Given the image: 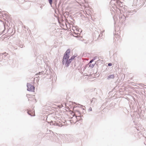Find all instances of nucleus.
I'll return each instance as SVG.
<instances>
[{
	"label": "nucleus",
	"mask_w": 146,
	"mask_h": 146,
	"mask_svg": "<svg viewBox=\"0 0 146 146\" xmlns=\"http://www.w3.org/2000/svg\"><path fill=\"white\" fill-rule=\"evenodd\" d=\"M119 10L120 13L119 16V21L122 25L124 26L125 25V21L127 20V18L128 17L126 16L123 9L119 8Z\"/></svg>",
	"instance_id": "1"
},
{
	"label": "nucleus",
	"mask_w": 146,
	"mask_h": 146,
	"mask_svg": "<svg viewBox=\"0 0 146 146\" xmlns=\"http://www.w3.org/2000/svg\"><path fill=\"white\" fill-rule=\"evenodd\" d=\"M70 52V49L67 50L64 54L63 59V64H65V66L66 67H68L69 65V63H68V59L69 58V54Z\"/></svg>",
	"instance_id": "2"
},
{
	"label": "nucleus",
	"mask_w": 146,
	"mask_h": 146,
	"mask_svg": "<svg viewBox=\"0 0 146 146\" xmlns=\"http://www.w3.org/2000/svg\"><path fill=\"white\" fill-rule=\"evenodd\" d=\"M118 0H111L110 2V3L111 5L114 9H118L119 10V8H118L117 6V3Z\"/></svg>",
	"instance_id": "3"
},
{
	"label": "nucleus",
	"mask_w": 146,
	"mask_h": 146,
	"mask_svg": "<svg viewBox=\"0 0 146 146\" xmlns=\"http://www.w3.org/2000/svg\"><path fill=\"white\" fill-rule=\"evenodd\" d=\"M123 9L124 11V13H125L126 16H127L128 17V16L133 15L136 12V11L135 10L127 11L126 9Z\"/></svg>",
	"instance_id": "4"
},
{
	"label": "nucleus",
	"mask_w": 146,
	"mask_h": 146,
	"mask_svg": "<svg viewBox=\"0 0 146 146\" xmlns=\"http://www.w3.org/2000/svg\"><path fill=\"white\" fill-rule=\"evenodd\" d=\"M93 36L94 37H94L95 38H97V39H98L100 38V34H99V32L97 31H95L93 33Z\"/></svg>",
	"instance_id": "5"
},
{
	"label": "nucleus",
	"mask_w": 146,
	"mask_h": 146,
	"mask_svg": "<svg viewBox=\"0 0 146 146\" xmlns=\"http://www.w3.org/2000/svg\"><path fill=\"white\" fill-rule=\"evenodd\" d=\"M27 86L28 90L31 92H34L35 87L34 86L29 83L27 84Z\"/></svg>",
	"instance_id": "6"
},
{
	"label": "nucleus",
	"mask_w": 146,
	"mask_h": 146,
	"mask_svg": "<svg viewBox=\"0 0 146 146\" xmlns=\"http://www.w3.org/2000/svg\"><path fill=\"white\" fill-rule=\"evenodd\" d=\"M97 69L95 70H93V72L92 74V81L94 80H93V78L98 77L99 76V75L97 73Z\"/></svg>",
	"instance_id": "7"
},
{
	"label": "nucleus",
	"mask_w": 146,
	"mask_h": 146,
	"mask_svg": "<svg viewBox=\"0 0 146 146\" xmlns=\"http://www.w3.org/2000/svg\"><path fill=\"white\" fill-rule=\"evenodd\" d=\"M117 7L118 8H119L120 9H125L123 7V5L121 1H119V0H118V1L117 2ZM124 11V10H123Z\"/></svg>",
	"instance_id": "8"
},
{
	"label": "nucleus",
	"mask_w": 146,
	"mask_h": 146,
	"mask_svg": "<svg viewBox=\"0 0 146 146\" xmlns=\"http://www.w3.org/2000/svg\"><path fill=\"white\" fill-rule=\"evenodd\" d=\"M94 55V54H92V58L93 57L92 59V62L94 61L95 60H97V61H98L99 60L98 57V56L96 55L94 56H93Z\"/></svg>",
	"instance_id": "9"
},
{
	"label": "nucleus",
	"mask_w": 146,
	"mask_h": 146,
	"mask_svg": "<svg viewBox=\"0 0 146 146\" xmlns=\"http://www.w3.org/2000/svg\"><path fill=\"white\" fill-rule=\"evenodd\" d=\"M27 96L29 100H31L30 98H32L33 99L35 98V95H31L30 94H27Z\"/></svg>",
	"instance_id": "10"
},
{
	"label": "nucleus",
	"mask_w": 146,
	"mask_h": 146,
	"mask_svg": "<svg viewBox=\"0 0 146 146\" xmlns=\"http://www.w3.org/2000/svg\"><path fill=\"white\" fill-rule=\"evenodd\" d=\"M28 113L29 114L31 115V116H34L35 115V113L34 111L33 110L32 111H29L28 112Z\"/></svg>",
	"instance_id": "11"
},
{
	"label": "nucleus",
	"mask_w": 146,
	"mask_h": 146,
	"mask_svg": "<svg viewBox=\"0 0 146 146\" xmlns=\"http://www.w3.org/2000/svg\"><path fill=\"white\" fill-rule=\"evenodd\" d=\"M72 30H73V32L74 33L76 34H79L78 31L76 29L75 27H73L72 28Z\"/></svg>",
	"instance_id": "12"
},
{
	"label": "nucleus",
	"mask_w": 146,
	"mask_h": 146,
	"mask_svg": "<svg viewBox=\"0 0 146 146\" xmlns=\"http://www.w3.org/2000/svg\"><path fill=\"white\" fill-rule=\"evenodd\" d=\"M114 77L115 76L114 74L110 75L108 76L107 79L108 80H110L111 79L114 78Z\"/></svg>",
	"instance_id": "13"
},
{
	"label": "nucleus",
	"mask_w": 146,
	"mask_h": 146,
	"mask_svg": "<svg viewBox=\"0 0 146 146\" xmlns=\"http://www.w3.org/2000/svg\"><path fill=\"white\" fill-rule=\"evenodd\" d=\"M76 56H73L70 59L68 60V63H69V64L71 62L72 60H73L74 59Z\"/></svg>",
	"instance_id": "14"
},
{
	"label": "nucleus",
	"mask_w": 146,
	"mask_h": 146,
	"mask_svg": "<svg viewBox=\"0 0 146 146\" xmlns=\"http://www.w3.org/2000/svg\"><path fill=\"white\" fill-rule=\"evenodd\" d=\"M94 66H95V68L96 67V69H97L98 65L96 64V62L94 64H92V71L94 70L92 68Z\"/></svg>",
	"instance_id": "15"
},
{
	"label": "nucleus",
	"mask_w": 146,
	"mask_h": 146,
	"mask_svg": "<svg viewBox=\"0 0 146 146\" xmlns=\"http://www.w3.org/2000/svg\"><path fill=\"white\" fill-rule=\"evenodd\" d=\"M110 11H111V13L112 15H113V13H115V10L116 11L117 9H114L113 8H110Z\"/></svg>",
	"instance_id": "16"
},
{
	"label": "nucleus",
	"mask_w": 146,
	"mask_h": 146,
	"mask_svg": "<svg viewBox=\"0 0 146 146\" xmlns=\"http://www.w3.org/2000/svg\"><path fill=\"white\" fill-rule=\"evenodd\" d=\"M137 0H133L132 6H135L137 5Z\"/></svg>",
	"instance_id": "17"
},
{
	"label": "nucleus",
	"mask_w": 146,
	"mask_h": 146,
	"mask_svg": "<svg viewBox=\"0 0 146 146\" xmlns=\"http://www.w3.org/2000/svg\"><path fill=\"white\" fill-rule=\"evenodd\" d=\"M96 101V99L95 98H92V104L94 103Z\"/></svg>",
	"instance_id": "18"
},
{
	"label": "nucleus",
	"mask_w": 146,
	"mask_h": 146,
	"mask_svg": "<svg viewBox=\"0 0 146 146\" xmlns=\"http://www.w3.org/2000/svg\"><path fill=\"white\" fill-rule=\"evenodd\" d=\"M43 72H39L38 73H37L36 74V75H40V74H42L43 73Z\"/></svg>",
	"instance_id": "19"
},
{
	"label": "nucleus",
	"mask_w": 146,
	"mask_h": 146,
	"mask_svg": "<svg viewBox=\"0 0 146 146\" xmlns=\"http://www.w3.org/2000/svg\"><path fill=\"white\" fill-rule=\"evenodd\" d=\"M49 2L50 5H52V0H48Z\"/></svg>",
	"instance_id": "20"
},
{
	"label": "nucleus",
	"mask_w": 146,
	"mask_h": 146,
	"mask_svg": "<svg viewBox=\"0 0 146 146\" xmlns=\"http://www.w3.org/2000/svg\"><path fill=\"white\" fill-rule=\"evenodd\" d=\"M140 2V0H137V5L138 4L139 5Z\"/></svg>",
	"instance_id": "21"
},
{
	"label": "nucleus",
	"mask_w": 146,
	"mask_h": 146,
	"mask_svg": "<svg viewBox=\"0 0 146 146\" xmlns=\"http://www.w3.org/2000/svg\"><path fill=\"white\" fill-rule=\"evenodd\" d=\"M112 64L111 63H108V66H112Z\"/></svg>",
	"instance_id": "22"
},
{
	"label": "nucleus",
	"mask_w": 146,
	"mask_h": 146,
	"mask_svg": "<svg viewBox=\"0 0 146 146\" xmlns=\"http://www.w3.org/2000/svg\"><path fill=\"white\" fill-rule=\"evenodd\" d=\"M90 64L89 65V64H87V65H86V68L89 67H90Z\"/></svg>",
	"instance_id": "23"
},
{
	"label": "nucleus",
	"mask_w": 146,
	"mask_h": 146,
	"mask_svg": "<svg viewBox=\"0 0 146 146\" xmlns=\"http://www.w3.org/2000/svg\"><path fill=\"white\" fill-rule=\"evenodd\" d=\"M74 111H75V113L77 112H79V110H74Z\"/></svg>",
	"instance_id": "24"
},
{
	"label": "nucleus",
	"mask_w": 146,
	"mask_h": 146,
	"mask_svg": "<svg viewBox=\"0 0 146 146\" xmlns=\"http://www.w3.org/2000/svg\"><path fill=\"white\" fill-rule=\"evenodd\" d=\"M72 115H74H74H75V113H72Z\"/></svg>",
	"instance_id": "25"
},
{
	"label": "nucleus",
	"mask_w": 146,
	"mask_h": 146,
	"mask_svg": "<svg viewBox=\"0 0 146 146\" xmlns=\"http://www.w3.org/2000/svg\"><path fill=\"white\" fill-rule=\"evenodd\" d=\"M95 89H95V88H94V89H92V90L93 89H94V92H95Z\"/></svg>",
	"instance_id": "26"
},
{
	"label": "nucleus",
	"mask_w": 146,
	"mask_h": 146,
	"mask_svg": "<svg viewBox=\"0 0 146 146\" xmlns=\"http://www.w3.org/2000/svg\"><path fill=\"white\" fill-rule=\"evenodd\" d=\"M91 63V60L90 61V64Z\"/></svg>",
	"instance_id": "27"
},
{
	"label": "nucleus",
	"mask_w": 146,
	"mask_h": 146,
	"mask_svg": "<svg viewBox=\"0 0 146 146\" xmlns=\"http://www.w3.org/2000/svg\"><path fill=\"white\" fill-rule=\"evenodd\" d=\"M92 23H93L94 24H95L94 23H93V22H92Z\"/></svg>",
	"instance_id": "28"
},
{
	"label": "nucleus",
	"mask_w": 146,
	"mask_h": 146,
	"mask_svg": "<svg viewBox=\"0 0 146 146\" xmlns=\"http://www.w3.org/2000/svg\"><path fill=\"white\" fill-rule=\"evenodd\" d=\"M92 21L93 20V19H92Z\"/></svg>",
	"instance_id": "29"
},
{
	"label": "nucleus",
	"mask_w": 146,
	"mask_h": 146,
	"mask_svg": "<svg viewBox=\"0 0 146 146\" xmlns=\"http://www.w3.org/2000/svg\"><path fill=\"white\" fill-rule=\"evenodd\" d=\"M93 28H92V30H93Z\"/></svg>",
	"instance_id": "30"
}]
</instances>
